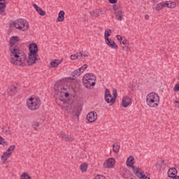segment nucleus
Returning <instances> with one entry per match:
<instances>
[{"label":"nucleus","instance_id":"f257e3e1","mask_svg":"<svg viewBox=\"0 0 179 179\" xmlns=\"http://www.w3.org/2000/svg\"><path fill=\"white\" fill-rule=\"evenodd\" d=\"M19 43V37L14 36L10 38V62L17 66H26V54L15 45Z\"/></svg>","mask_w":179,"mask_h":179},{"label":"nucleus","instance_id":"f03ea898","mask_svg":"<svg viewBox=\"0 0 179 179\" xmlns=\"http://www.w3.org/2000/svg\"><path fill=\"white\" fill-rule=\"evenodd\" d=\"M55 94L58 96V99L64 103V104H69L71 106L73 104V98H70L68 100L64 99V97H69V93L68 92V86L64 85H57L55 87Z\"/></svg>","mask_w":179,"mask_h":179},{"label":"nucleus","instance_id":"7ed1b4c3","mask_svg":"<svg viewBox=\"0 0 179 179\" xmlns=\"http://www.w3.org/2000/svg\"><path fill=\"white\" fill-rule=\"evenodd\" d=\"M38 46L36 43H31L29 46V54L27 59V57L26 56V64L28 65H34L36 64V61L38 59Z\"/></svg>","mask_w":179,"mask_h":179},{"label":"nucleus","instance_id":"20e7f679","mask_svg":"<svg viewBox=\"0 0 179 179\" xmlns=\"http://www.w3.org/2000/svg\"><path fill=\"white\" fill-rule=\"evenodd\" d=\"M146 103L149 107L152 108H155L159 106V103H160V97L159 94L151 92L147 95L146 97Z\"/></svg>","mask_w":179,"mask_h":179},{"label":"nucleus","instance_id":"39448f33","mask_svg":"<svg viewBox=\"0 0 179 179\" xmlns=\"http://www.w3.org/2000/svg\"><path fill=\"white\" fill-rule=\"evenodd\" d=\"M13 26L21 31H27L29 30V22L24 19H18L13 22Z\"/></svg>","mask_w":179,"mask_h":179},{"label":"nucleus","instance_id":"423d86ee","mask_svg":"<svg viewBox=\"0 0 179 179\" xmlns=\"http://www.w3.org/2000/svg\"><path fill=\"white\" fill-rule=\"evenodd\" d=\"M113 10L115 12V16L117 20L121 22L122 19H124V15H122V8H121L120 5H114L113 6Z\"/></svg>","mask_w":179,"mask_h":179},{"label":"nucleus","instance_id":"0eeeda50","mask_svg":"<svg viewBox=\"0 0 179 179\" xmlns=\"http://www.w3.org/2000/svg\"><path fill=\"white\" fill-rule=\"evenodd\" d=\"M27 106L29 110H38V108H40V106H41V103H40V101H37L33 102H28Z\"/></svg>","mask_w":179,"mask_h":179},{"label":"nucleus","instance_id":"6e6552de","mask_svg":"<svg viewBox=\"0 0 179 179\" xmlns=\"http://www.w3.org/2000/svg\"><path fill=\"white\" fill-rule=\"evenodd\" d=\"M87 120L89 122H95L97 120V113L91 111L87 115Z\"/></svg>","mask_w":179,"mask_h":179},{"label":"nucleus","instance_id":"1a4fd4ad","mask_svg":"<svg viewBox=\"0 0 179 179\" xmlns=\"http://www.w3.org/2000/svg\"><path fill=\"white\" fill-rule=\"evenodd\" d=\"M133 173L138 177V178L141 179L145 177V172L141 169L140 168H135V166H133Z\"/></svg>","mask_w":179,"mask_h":179},{"label":"nucleus","instance_id":"9d476101","mask_svg":"<svg viewBox=\"0 0 179 179\" xmlns=\"http://www.w3.org/2000/svg\"><path fill=\"white\" fill-rule=\"evenodd\" d=\"M83 83L87 89H90V87L92 86L96 85V82L93 80H88L87 78H83Z\"/></svg>","mask_w":179,"mask_h":179},{"label":"nucleus","instance_id":"9b49d317","mask_svg":"<svg viewBox=\"0 0 179 179\" xmlns=\"http://www.w3.org/2000/svg\"><path fill=\"white\" fill-rule=\"evenodd\" d=\"M114 164H115V159L113 158H109L106 162L103 163V167L105 169H110L114 167Z\"/></svg>","mask_w":179,"mask_h":179},{"label":"nucleus","instance_id":"f8f14e48","mask_svg":"<svg viewBox=\"0 0 179 179\" xmlns=\"http://www.w3.org/2000/svg\"><path fill=\"white\" fill-rule=\"evenodd\" d=\"M167 174L169 178H177V177H179L177 176V169L176 168H170L168 170Z\"/></svg>","mask_w":179,"mask_h":179},{"label":"nucleus","instance_id":"ddd939ff","mask_svg":"<svg viewBox=\"0 0 179 179\" xmlns=\"http://www.w3.org/2000/svg\"><path fill=\"white\" fill-rule=\"evenodd\" d=\"M105 41L106 44H107V45H108V47L110 48H113V50H117L118 48V45H117V43H115V42L112 39H105Z\"/></svg>","mask_w":179,"mask_h":179},{"label":"nucleus","instance_id":"4468645a","mask_svg":"<svg viewBox=\"0 0 179 179\" xmlns=\"http://www.w3.org/2000/svg\"><path fill=\"white\" fill-rule=\"evenodd\" d=\"M108 97L110 99H113V95H111V92H110V90L106 88L105 90L104 99H105V101L108 104H110V103H111V99H108Z\"/></svg>","mask_w":179,"mask_h":179},{"label":"nucleus","instance_id":"2eb2a0df","mask_svg":"<svg viewBox=\"0 0 179 179\" xmlns=\"http://www.w3.org/2000/svg\"><path fill=\"white\" fill-rule=\"evenodd\" d=\"M18 92H19V88H17L15 85H11L9 87V90L8 91V96H15V94H16Z\"/></svg>","mask_w":179,"mask_h":179},{"label":"nucleus","instance_id":"dca6fc26","mask_svg":"<svg viewBox=\"0 0 179 179\" xmlns=\"http://www.w3.org/2000/svg\"><path fill=\"white\" fill-rule=\"evenodd\" d=\"M134 164H135V158H134L132 155H130L127 158V166H128V167H131V169H134V167H135Z\"/></svg>","mask_w":179,"mask_h":179},{"label":"nucleus","instance_id":"f3484780","mask_svg":"<svg viewBox=\"0 0 179 179\" xmlns=\"http://www.w3.org/2000/svg\"><path fill=\"white\" fill-rule=\"evenodd\" d=\"M62 63V60L53 59L50 63V69H51L52 68H57V66H58V65H59Z\"/></svg>","mask_w":179,"mask_h":179},{"label":"nucleus","instance_id":"a211bd4d","mask_svg":"<svg viewBox=\"0 0 179 179\" xmlns=\"http://www.w3.org/2000/svg\"><path fill=\"white\" fill-rule=\"evenodd\" d=\"M131 103H132V101H131L130 98L128 96H125L122 99V107L126 108V107H128V106H129Z\"/></svg>","mask_w":179,"mask_h":179},{"label":"nucleus","instance_id":"6ab92c4d","mask_svg":"<svg viewBox=\"0 0 179 179\" xmlns=\"http://www.w3.org/2000/svg\"><path fill=\"white\" fill-rule=\"evenodd\" d=\"M65 20V11L64 10H60L58 15V17L56 20L57 22H64Z\"/></svg>","mask_w":179,"mask_h":179},{"label":"nucleus","instance_id":"aec40b11","mask_svg":"<svg viewBox=\"0 0 179 179\" xmlns=\"http://www.w3.org/2000/svg\"><path fill=\"white\" fill-rule=\"evenodd\" d=\"M83 57V54L82 52H77L74 55H71L70 56V59L73 61H75V59H81V58Z\"/></svg>","mask_w":179,"mask_h":179},{"label":"nucleus","instance_id":"412c9836","mask_svg":"<svg viewBox=\"0 0 179 179\" xmlns=\"http://www.w3.org/2000/svg\"><path fill=\"white\" fill-rule=\"evenodd\" d=\"M85 79H87L88 80H92L94 82H96V76L93 74L92 73H87L83 77Z\"/></svg>","mask_w":179,"mask_h":179},{"label":"nucleus","instance_id":"4be33fe9","mask_svg":"<svg viewBox=\"0 0 179 179\" xmlns=\"http://www.w3.org/2000/svg\"><path fill=\"white\" fill-rule=\"evenodd\" d=\"M6 10V1L0 3V14L5 16V10Z\"/></svg>","mask_w":179,"mask_h":179},{"label":"nucleus","instance_id":"5701e85b","mask_svg":"<svg viewBox=\"0 0 179 179\" xmlns=\"http://www.w3.org/2000/svg\"><path fill=\"white\" fill-rule=\"evenodd\" d=\"M165 8H176V2L174 1H164Z\"/></svg>","mask_w":179,"mask_h":179},{"label":"nucleus","instance_id":"b1692460","mask_svg":"<svg viewBox=\"0 0 179 179\" xmlns=\"http://www.w3.org/2000/svg\"><path fill=\"white\" fill-rule=\"evenodd\" d=\"M112 92H113V97L110 99V101H111V104H115V100L117 99V90L116 89L113 90Z\"/></svg>","mask_w":179,"mask_h":179},{"label":"nucleus","instance_id":"393cba45","mask_svg":"<svg viewBox=\"0 0 179 179\" xmlns=\"http://www.w3.org/2000/svg\"><path fill=\"white\" fill-rule=\"evenodd\" d=\"M164 3L165 2H161L157 4V6H155V10L159 12V10H162L163 8H166V5H164Z\"/></svg>","mask_w":179,"mask_h":179},{"label":"nucleus","instance_id":"a878e982","mask_svg":"<svg viewBox=\"0 0 179 179\" xmlns=\"http://www.w3.org/2000/svg\"><path fill=\"white\" fill-rule=\"evenodd\" d=\"M113 150L114 153H118V152H120V143H116L113 145Z\"/></svg>","mask_w":179,"mask_h":179},{"label":"nucleus","instance_id":"bb28decb","mask_svg":"<svg viewBox=\"0 0 179 179\" xmlns=\"http://www.w3.org/2000/svg\"><path fill=\"white\" fill-rule=\"evenodd\" d=\"M76 117H79L80 115V113H82V107L80 106H77L76 108L73 110Z\"/></svg>","mask_w":179,"mask_h":179},{"label":"nucleus","instance_id":"cd10ccee","mask_svg":"<svg viewBox=\"0 0 179 179\" xmlns=\"http://www.w3.org/2000/svg\"><path fill=\"white\" fill-rule=\"evenodd\" d=\"M80 169L81 170L82 173H86V171H87V164H82L80 166Z\"/></svg>","mask_w":179,"mask_h":179},{"label":"nucleus","instance_id":"c85d7f7f","mask_svg":"<svg viewBox=\"0 0 179 179\" xmlns=\"http://www.w3.org/2000/svg\"><path fill=\"white\" fill-rule=\"evenodd\" d=\"M15 148H16V145H12L10 146L9 148L7 149V150L5 152L7 154L9 153V155L10 156V155H12V152L15 150Z\"/></svg>","mask_w":179,"mask_h":179},{"label":"nucleus","instance_id":"c756f323","mask_svg":"<svg viewBox=\"0 0 179 179\" xmlns=\"http://www.w3.org/2000/svg\"><path fill=\"white\" fill-rule=\"evenodd\" d=\"M111 29H107L105 31V34H104V39L107 40L108 39V37H110L111 36Z\"/></svg>","mask_w":179,"mask_h":179},{"label":"nucleus","instance_id":"7c9ffc66","mask_svg":"<svg viewBox=\"0 0 179 179\" xmlns=\"http://www.w3.org/2000/svg\"><path fill=\"white\" fill-rule=\"evenodd\" d=\"M20 179H31V177L29 173L24 172L20 176Z\"/></svg>","mask_w":179,"mask_h":179},{"label":"nucleus","instance_id":"2f4dec72","mask_svg":"<svg viewBox=\"0 0 179 179\" xmlns=\"http://www.w3.org/2000/svg\"><path fill=\"white\" fill-rule=\"evenodd\" d=\"M64 141H66V142H73V141H74V138H73V137H72L68 134H66Z\"/></svg>","mask_w":179,"mask_h":179},{"label":"nucleus","instance_id":"473e14b6","mask_svg":"<svg viewBox=\"0 0 179 179\" xmlns=\"http://www.w3.org/2000/svg\"><path fill=\"white\" fill-rule=\"evenodd\" d=\"M41 16H45V10H42L41 8H38L36 11Z\"/></svg>","mask_w":179,"mask_h":179},{"label":"nucleus","instance_id":"72a5a7b5","mask_svg":"<svg viewBox=\"0 0 179 179\" xmlns=\"http://www.w3.org/2000/svg\"><path fill=\"white\" fill-rule=\"evenodd\" d=\"M81 74L82 73L79 69L73 72V76H76L77 78L80 76Z\"/></svg>","mask_w":179,"mask_h":179},{"label":"nucleus","instance_id":"f704fd0d","mask_svg":"<svg viewBox=\"0 0 179 179\" xmlns=\"http://www.w3.org/2000/svg\"><path fill=\"white\" fill-rule=\"evenodd\" d=\"M9 153L3 152V155L1 156V160L3 162H6L8 160V157H9Z\"/></svg>","mask_w":179,"mask_h":179},{"label":"nucleus","instance_id":"c9c22d12","mask_svg":"<svg viewBox=\"0 0 179 179\" xmlns=\"http://www.w3.org/2000/svg\"><path fill=\"white\" fill-rule=\"evenodd\" d=\"M87 64L83 65L80 69H78L81 73H83L85 72V70L87 69Z\"/></svg>","mask_w":179,"mask_h":179},{"label":"nucleus","instance_id":"e433bc0d","mask_svg":"<svg viewBox=\"0 0 179 179\" xmlns=\"http://www.w3.org/2000/svg\"><path fill=\"white\" fill-rule=\"evenodd\" d=\"M57 135L59 138H62V139H64V140L66 136V134L64 133L63 131L59 132Z\"/></svg>","mask_w":179,"mask_h":179},{"label":"nucleus","instance_id":"4c0bfd02","mask_svg":"<svg viewBox=\"0 0 179 179\" xmlns=\"http://www.w3.org/2000/svg\"><path fill=\"white\" fill-rule=\"evenodd\" d=\"M159 167H161V169H166V166H167V164L164 163V160H162L160 164H159Z\"/></svg>","mask_w":179,"mask_h":179},{"label":"nucleus","instance_id":"58836bf2","mask_svg":"<svg viewBox=\"0 0 179 179\" xmlns=\"http://www.w3.org/2000/svg\"><path fill=\"white\" fill-rule=\"evenodd\" d=\"M0 145H3V146L6 145V141H5V138H3L1 136H0Z\"/></svg>","mask_w":179,"mask_h":179},{"label":"nucleus","instance_id":"ea45409f","mask_svg":"<svg viewBox=\"0 0 179 179\" xmlns=\"http://www.w3.org/2000/svg\"><path fill=\"white\" fill-rule=\"evenodd\" d=\"M94 16H100V10L96 9L93 10Z\"/></svg>","mask_w":179,"mask_h":179},{"label":"nucleus","instance_id":"a19ab883","mask_svg":"<svg viewBox=\"0 0 179 179\" xmlns=\"http://www.w3.org/2000/svg\"><path fill=\"white\" fill-rule=\"evenodd\" d=\"M33 101H40V98L37 97L36 99L31 97L29 98V103H33Z\"/></svg>","mask_w":179,"mask_h":179},{"label":"nucleus","instance_id":"79ce46f5","mask_svg":"<svg viewBox=\"0 0 179 179\" xmlns=\"http://www.w3.org/2000/svg\"><path fill=\"white\" fill-rule=\"evenodd\" d=\"M174 92H179V82L176 84L174 88H173Z\"/></svg>","mask_w":179,"mask_h":179},{"label":"nucleus","instance_id":"37998d69","mask_svg":"<svg viewBox=\"0 0 179 179\" xmlns=\"http://www.w3.org/2000/svg\"><path fill=\"white\" fill-rule=\"evenodd\" d=\"M124 45H127V44H129V41H128V40H127L125 38H124V39H122V42H121Z\"/></svg>","mask_w":179,"mask_h":179},{"label":"nucleus","instance_id":"c03bdc74","mask_svg":"<svg viewBox=\"0 0 179 179\" xmlns=\"http://www.w3.org/2000/svg\"><path fill=\"white\" fill-rule=\"evenodd\" d=\"M116 38H117V40H118V41H120V43H122V40L124 39V38H122V36H121L120 35H117Z\"/></svg>","mask_w":179,"mask_h":179},{"label":"nucleus","instance_id":"a18cd8bd","mask_svg":"<svg viewBox=\"0 0 179 179\" xmlns=\"http://www.w3.org/2000/svg\"><path fill=\"white\" fill-rule=\"evenodd\" d=\"M39 126V123L38 122H34L32 124L33 128H34V129H37V127Z\"/></svg>","mask_w":179,"mask_h":179},{"label":"nucleus","instance_id":"49530a36","mask_svg":"<svg viewBox=\"0 0 179 179\" xmlns=\"http://www.w3.org/2000/svg\"><path fill=\"white\" fill-rule=\"evenodd\" d=\"M109 3L115 4L118 2V0H108Z\"/></svg>","mask_w":179,"mask_h":179},{"label":"nucleus","instance_id":"de8ad7c7","mask_svg":"<svg viewBox=\"0 0 179 179\" xmlns=\"http://www.w3.org/2000/svg\"><path fill=\"white\" fill-rule=\"evenodd\" d=\"M32 6L34 8V9H36V10L37 11L38 10V8L40 7H38V6H37V4L36 3H32Z\"/></svg>","mask_w":179,"mask_h":179},{"label":"nucleus","instance_id":"09e8293b","mask_svg":"<svg viewBox=\"0 0 179 179\" xmlns=\"http://www.w3.org/2000/svg\"><path fill=\"white\" fill-rule=\"evenodd\" d=\"M175 103H176V105L175 106L178 107V108H179V101H176Z\"/></svg>","mask_w":179,"mask_h":179},{"label":"nucleus","instance_id":"8fccbe9b","mask_svg":"<svg viewBox=\"0 0 179 179\" xmlns=\"http://www.w3.org/2000/svg\"><path fill=\"white\" fill-rule=\"evenodd\" d=\"M122 48H123V50H125V48H126V50L129 49V47H128V46H122Z\"/></svg>","mask_w":179,"mask_h":179},{"label":"nucleus","instance_id":"3c124183","mask_svg":"<svg viewBox=\"0 0 179 179\" xmlns=\"http://www.w3.org/2000/svg\"><path fill=\"white\" fill-rule=\"evenodd\" d=\"M3 130L4 131V132L6 135H8V134H9V131L7 129H3Z\"/></svg>","mask_w":179,"mask_h":179},{"label":"nucleus","instance_id":"603ef678","mask_svg":"<svg viewBox=\"0 0 179 179\" xmlns=\"http://www.w3.org/2000/svg\"><path fill=\"white\" fill-rule=\"evenodd\" d=\"M145 19L146 20H149V15H145Z\"/></svg>","mask_w":179,"mask_h":179},{"label":"nucleus","instance_id":"864d4df0","mask_svg":"<svg viewBox=\"0 0 179 179\" xmlns=\"http://www.w3.org/2000/svg\"><path fill=\"white\" fill-rule=\"evenodd\" d=\"M141 179H150V178H148V176H145V177H143Z\"/></svg>","mask_w":179,"mask_h":179},{"label":"nucleus","instance_id":"5fc2aeb1","mask_svg":"<svg viewBox=\"0 0 179 179\" xmlns=\"http://www.w3.org/2000/svg\"><path fill=\"white\" fill-rule=\"evenodd\" d=\"M6 2V0H0V3Z\"/></svg>","mask_w":179,"mask_h":179},{"label":"nucleus","instance_id":"6e6d98bb","mask_svg":"<svg viewBox=\"0 0 179 179\" xmlns=\"http://www.w3.org/2000/svg\"><path fill=\"white\" fill-rule=\"evenodd\" d=\"M99 15H103V13L101 12V10H99Z\"/></svg>","mask_w":179,"mask_h":179},{"label":"nucleus","instance_id":"4d7b16f0","mask_svg":"<svg viewBox=\"0 0 179 179\" xmlns=\"http://www.w3.org/2000/svg\"><path fill=\"white\" fill-rule=\"evenodd\" d=\"M8 33H12V29H8Z\"/></svg>","mask_w":179,"mask_h":179},{"label":"nucleus","instance_id":"13d9d810","mask_svg":"<svg viewBox=\"0 0 179 179\" xmlns=\"http://www.w3.org/2000/svg\"><path fill=\"white\" fill-rule=\"evenodd\" d=\"M172 178V179H179V177H176V178Z\"/></svg>","mask_w":179,"mask_h":179},{"label":"nucleus","instance_id":"bf43d9fd","mask_svg":"<svg viewBox=\"0 0 179 179\" xmlns=\"http://www.w3.org/2000/svg\"><path fill=\"white\" fill-rule=\"evenodd\" d=\"M83 57H87V55H83Z\"/></svg>","mask_w":179,"mask_h":179},{"label":"nucleus","instance_id":"052dcab7","mask_svg":"<svg viewBox=\"0 0 179 179\" xmlns=\"http://www.w3.org/2000/svg\"><path fill=\"white\" fill-rule=\"evenodd\" d=\"M131 179H132V178H131Z\"/></svg>","mask_w":179,"mask_h":179}]
</instances>
